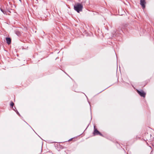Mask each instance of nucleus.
I'll list each match as a JSON object with an SVG mask.
<instances>
[{
    "label": "nucleus",
    "mask_w": 154,
    "mask_h": 154,
    "mask_svg": "<svg viewBox=\"0 0 154 154\" xmlns=\"http://www.w3.org/2000/svg\"><path fill=\"white\" fill-rule=\"evenodd\" d=\"M83 6L82 4L80 3H77L75 4L74 6V8L75 11L78 13L82 11Z\"/></svg>",
    "instance_id": "f257e3e1"
},
{
    "label": "nucleus",
    "mask_w": 154,
    "mask_h": 154,
    "mask_svg": "<svg viewBox=\"0 0 154 154\" xmlns=\"http://www.w3.org/2000/svg\"><path fill=\"white\" fill-rule=\"evenodd\" d=\"M94 136L99 135L102 137H104L103 135L94 126V130L93 132Z\"/></svg>",
    "instance_id": "f03ea898"
},
{
    "label": "nucleus",
    "mask_w": 154,
    "mask_h": 154,
    "mask_svg": "<svg viewBox=\"0 0 154 154\" xmlns=\"http://www.w3.org/2000/svg\"><path fill=\"white\" fill-rule=\"evenodd\" d=\"M137 93L142 97H145L146 96V93L142 90H138L137 91Z\"/></svg>",
    "instance_id": "7ed1b4c3"
},
{
    "label": "nucleus",
    "mask_w": 154,
    "mask_h": 154,
    "mask_svg": "<svg viewBox=\"0 0 154 154\" xmlns=\"http://www.w3.org/2000/svg\"><path fill=\"white\" fill-rule=\"evenodd\" d=\"M146 3V2L145 0H140V5L143 9L145 8Z\"/></svg>",
    "instance_id": "20e7f679"
},
{
    "label": "nucleus",
    "mask_w": 154,
    "mask_h": 154,
    "mask_svg": "<svg viewBox=\"0 0 154 154\" xmlns=\"http://www.w3.org/2000/svg\"><path fill=\"white\" fill-rule=\"evenodd\" d=\"M6 43L8 45H10L11 44V38L10 37H6Z\"/></svg>",
    "instance_id": "39448f33"
},
{
    "label": "nucleus",
    "mask_w": 154,
    "mask_h": 154,
    "mask_svg": "<svg viewBox=\"0 0 154 154\" xmlns=\"http://www.w3.org/2000/svg\"><path fill=\"white\" fill-rule=\"evenodd\" d=\"M15 33L18 36H20L21 35V32L18 31H15Z\"/></svg>",
    "instance_id": "423d86ee"
},
{
    "label": "nucleus",
    "mask_w": 154,
    "mask_h": 154,
    "mask_svg": "<svg viewBox=\"0 0 154 154\" xmlns=\"http://www.w3.org/2000/svg\"><path fill=\"white\" fill-rule=\"evenodd\" d=\"M0 10L4 14H6V11L5 9L4 10L2 9V8H0Z\"/></svg>",
    "instance_id": "0eeeda50"
},
{
    "label": "nucleus",
    "mask_w": 154,
    "mask_h": 154,
    "mask_svg": "<svg viewBox=\"0 0 154 154\" xmlns=\"http://www.w3.org/2000/svg\"><path fill=\"white\" fill-rule=\"evenodd\" d=\"M14 105V104L13 103V102L12 101H11V102L10 104V105L11 107V108H13Z\"/></svg>",
    "instance_id": "6e6552de"
},
{
    "label": "nucleus",
    "mask_w": 154,
    "mask_h": 154,
    "mask_svg": "<svg viewBox=\"0 0 154 154\" xmlns=\"http://www.w3.org/2000/svg\"><path fill=\"white\" fill-rule=\"evenodd\" d=\"M11 9L9 8H7V6H6V11H7L10 13H11V12L10 11V10H11Z\"/></svg>",
    "instance_id": "1a4fd4ad"
},
{
    "label": "nucleus",
    "mask_w": 154,
    "mask_h": 154,
    "mask_svg": "<svg viewBox=\"0 0 154 154\" xmlns=\"http://www.w3.org/2000/svg\"><path fill=\"white\" fill-rule=\"evenodd\" d=\"M15 112H16V113L19 116H20V114L19 113L17 109H16V110H15Z\"/></svg>",
    "instance_id": "9d476101"
},
{
    "label": "nucleus",
    "mask_w": 154,
    "mask_h": 154,
    "mask_svg": "<svg viewBox=\"0 0 154 154\" xmlns=\"http://www.w3.org/2000/svg\"><path fill=\"white\" fill-rule=\"evenodd\" d=\"M15 111V110H16V109H16V108L14 106V107H13V108H12Z\"/></svg>",
    "instance_id": "9b49d317"
},
{
    "label": "nucleus",
    "mask_w": 154,
    "mask_h": 154,
    "mask_svg": "<svg viewBox=\"0 0 154 154\" xmlns=\"http://www.w3.org/2000/svg\"><path fill=\"white\" fill-rule=\"evenodd\" d=\"M122 32H123V31L122 30H121L119 32V33L121 34H122Z\"/></svg>",
    "instance_id": "f8f14e48"
},
{
    "label": "nucleus",
    "mask_w": 154,
    "mask_h": 154,
    "mask_svg": "<svg viewBox=\"0 0 154 154\" xmlns=\"http://www.w3.org/2000/svg\"><path fill=\"white\" fill-rule=\"evenodd\" d=\"M72 138H71L69 140H68V141H71L72 140Z\"/></svg>",
    "instance_id": "ddd939ff"
},
{
    "label": "nucleus",
    "mask_w": 154,
    "mask_h": 154,
    "mask_svg": "<svg viewBox=\"0 0 154 154\" xmlns=\"http://www.w3.org/2000/svg\"><path fill=\"white\" fill-rule=\"evenodd\" d=\"M21 3H22V0H19Z\"/></svg>",
    "instance_id": "4468645a"
},
{
    "label": "nucleus",
    "mask_w": 154,
    "mask_h": 154,
    "mask_svg": "<svg viewBox=\"0 0 154 154\" xmlns=\"http://www.w3.org/2000/svg\"><path fill=\"white\" fill-rule=\"evenodd\" d=\"M150 154H152V151H151Z\"/></svg>",
    "instance_id": "2eb2a0df"
},
{
    "label": "nucleus",
    "mask_w": 154,
    "mask_h": 154,
    "mask_svg": "<svg viewBox=\"0 0 154 154\" xmlns=\"http://www.w3.org/2000/svg\"><path fill=\"white\" fill-rule=\"evenodd\" d=\"M103 91H103H101L99 93H98V94H99V93H100L101 92H102V91Z\"/></svg>",
    "instance_id": "dca6fc26"
},
{
    "label": "nucleus",
    "mask_w": 154,
    "mask_h": 154,
    "mask_svg": "<svg viewBox=\"0 0 154 154\" xmlns=\"http://www.w3.org/2000/svg\"><path fill=\"white\" fill-rule=\"evenodd\" d=\"M24 122H25V123H27V124H28V123H27L25 121H24Z\"/></svg>",
    "instance_id": "f3484780"
},
{
    "label": "nucleus",
    "mask_w": 154,
    "mask_h": 154,
    "mask_svg": "<svg viewBox=\"0 0 154 154\" xmlns=\"http://www.w3.org/2000/svg\"><path fill=\"white\" fill-rule=\"evenodd\" d=\"M91 119H92V117H91Z\"/></svg>",
    "instance_id": "a211bd4d"
},
{
    "label": "nucleus",
    "mask_w": 154,
    "mask_h": 154,
    "mask_svg": "<svg viewBox=\"0 0 154 154\" xmlns=\"http://www.w3.org/2000/svg\"><path fill=\"white\" fill-rule=\"evenodd\" d=\"M89 102V104H90V103L89 102ZM90 105V106H91Z\"/></svg>",
    "instance_id": "6ab92c4d"
},
{
    "label": "nucleus",
    "mask_w": 154,
    "mask_h": 154,
    "mask_svg": "<svg viewBox=\"0 0 154 154\" xmlns=\"http://www.w3.org/2000/svg\"><path fill=\"white\" fill-rule=\"evenodd\" d=\"M31 128H32V129H33L32 128V127H31ZM32 130H33V129H32Z\"/></svg>",
    "instance_id": "aec40b11"
},
{
    "label": "nucleus",
    "mask_w": 154,
    "mask_h": 154,
    "mask_svg": "<svg viewBox=\"0 0 154 154\" xmlns=\"http://www.w3.org/2000/svg\"><path fill=\"white\" fill-rule=\"evenodd\" d=\"M41 150H42V149H41Z\"/></svg>",
    "instance_id": "412c9836"
}]
</instances>
